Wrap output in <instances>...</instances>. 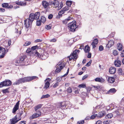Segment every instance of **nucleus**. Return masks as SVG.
I'll list each match as a JSON object with an SVG mask.
<instances>
[{
	"label": "nucleus",
	"mask_w": 124,
	"mask_h": 124,
	"mask_svg": "<svg viewBox=\"0 0 124 124\" xmlns=\"http://www.w3.org/2000/svg\"><path fill=\"white\" fill-rule=\"evenodd\" d=\"M78 87L79 88H85L86 87V85H85L84 84H81L80 85H79Z\"/></svg>",
	"instance_id": "51"
},
{
	"label": "nucleus",
	"mask_w": 124,
	"mask_h": 124,
	"mask_svg": "<svg viewBox=\"0 0 124 124\" xmlns=\"http://www.w3.org/2000/svg\"><path fill=\"white\" fill-rule=\"evenodd\" d=\"M38 114L36 112L35 114H33L31 116H30L29 119L30 120H31L39 117Z\"/></svg>",
	"instance_id": "18"
},
{
	"label": "nucleus",
	"mask_w": 124,
	"mask_h": 124,
	"mask_svg": "<svg viewBox=\"0 0 124 124\" xmlns=\"http://www.w3.org/2000/svg\"><path fill=\"white\" fill-rule=\"evenodd\" d=\"M31 44V43L30 41H26L25 43L23 45V46H27L30 45Z\"/></svg>",
	"instance_id": "46"
},
{
	"label": "nucleus",
	"mask_w": 124,
	"mask_h": 124,
	"mask_svg": "<svg viewBox=\"0 0 124 124\" xmlns=\"http://www.w3.org/2000/svg\"><path fill=\"white\" fill-rule=\"evenodd\" d=\"M72 19L73 18H71L70 17H69L67 19H66L62 21V23L65 24H66L68 21Z\"/></svg>",
	"instance_id": "22"
},
{
	"label": "nucleus",
	"mask_w": 124,
	"mask_h": 124,
	"mask_svg": "<svg viewBox=\"0 0 124 124\" xmlns=\"http://www.w3.org/2000/svg\"><path fill=\"white\" fill-rule=\"evenodd\" d=\"M43 105L42 104H39L35 106L34 107L35 111H36L37 110L40 108Z\"/></svg>",
	"instance_id": "30"
},
{
	"label": "nucleus",
	"mask_w": 124,
	"mask_h": 124,
	"mask_svg": "<svg viewBox=\"0 0 124 124\" xmlns=\"http://www.w3.org/2000/svg\"><path fill=\"white\" fill-rule=\"evenodd\" d=\"M116 91V90L115 88L110 89L108 91L107 93V94H112L115 93Z\"/></svg>",
	"instance_id": "12"
},
{
	"label": "nucleus",
	"mask_w": 124,
	"mask_h": 124,
	"mask_svg": "<svg viewBox=\"0 0 124 124\" xmlns=\"http://www.w3.org/2000/svg\"><path fill=\"white\" fill-rule=\"evenodd\" d=\"M19 109L14 107L13 108L12 111V113L14 114H16V111Z\"/></svg>",
	"instance_id": "42"
},
{
	"label": "nucleus",
	"mask_w": 124,
	"mask_h": 124,
	"mask_svg": "<svg viewBox=\"0 0 124 124\" xmlns=\"http://www.w3.org/2000/svg\"><path fill=\"white\" fill-rule=\"evenodd\" d=\"M8 3H4L2 4V6L3 8H7L8 6Z\"/></svg>",
	"instance_id": "36"
},
{
	"label": "nucleus",
	"mask_w": 124,
	"mask_h": 124,
	"mask_svg": "<svg viewBox=\"0 0 124 124\" xmlns=\"http://www.w3.org/2000/svg\"><path fill=\"white\" fill-rule=\"evenodd\" d=\"M35 20L39 19V18L40 15V13L39 12H37L34 14Z\"/></svg>",
	"instance_id": "20"
},
{
	"label": "nucleus",
	"mask_w": 124,
	"mask_h": 124,
	"mask_svg": "<svg viewBox=\"0 0 124 124\" xmlns=\"http://www.w3.org/2000/svg\"><path fill=\"white\" fill-rule=\"evenodd\" d=\"M26 121H22L19 123V124H26Z\"/></svg>",
	"instance_id": "63"
},
{
	"label": "nucleus",
	"mask_w": 124,
	"mask_h": 124,
	"mask_svg": "<svg viewBox=\"0 0 124 124\" xmlns=\"http://www.w3.org/2000/svg\"><path fill=\"white\" fill-rule=\"evenodd\" d=\"M26 57L25 56H21L19 59L16 61V62L18 63H25L26 62L25 61V60Z\"/></svg>",
	"instance_id": "6"
},
{
	"label": "nucleus",
	"mask_w": 124,
	"mask_h": 124,
	"mask_svg": "<svg viewBox=\"0 0 124 124\" xmlns=\"http://www.w3.org/2000/svg\"><path fill=\"white\" fill-rule=\"evenodd\" d=\"M118 72L119 75H122L124 74V72L122 71L121 68H119L118 70Z\"/></svg>",
	"instance_id": "32"
},
{
	"label": "nucleus",
	"mask_w": 124,
	"mask_h": 124,
	"mask_svg": "<svg viewBox=\"0 0 124 124\" xmlns=\"http://www.w3.org/2000/svg\"><path fill=\"white\" fill-rule=\"evenodd\" d=\"M113 106V104H110L109 105V106H108L107 107V109H108V110H112L114 108H111V107Z\"/></svg>",
	"instance_id": "44"
},
{
	"label": "nucleus",
	"mask_w": 124,
	"mask_h": 124,
	"mask_svg": "<svg viewBox=\"0 0 124 124\" xmlns=\"http://www.w3.org/2000/svg\"><path fill=\"white\" fill-rule=\"evenodd\" d=\"M17 117V115H16L14 117L10 119V121H11L15 124L16 123L19 121V120L18 119V118Z\"/></svg>",
	"instance_id": "8"
},
{
	"label": "nucleus",
	"mask_w": 124,
	"mask_h": 124,
	"mask_svg": "<svg viewBox=\"0 0 124 124\" xmlns=\"http://www.w3.org/2000/svg\"><path fill=\"white\" fill-rule=\"evenodd\" d=\"M12 82L10 80L6 79L0 83V88H2L4 86H9L12 84Z\"/></svg>",
	"instance_id": "4"
},
{
	"label": "nucleus",
	"mask_w": 124,
	"mask_h": 124,
	"mask_svg": "<svg viewBox=\"0 0 124 124\" xmlns=\"http://www.w3.org/2000/svg\"><path fill=\"white\" fill-rule=\"evenodd\" d=\"M90 50V47L88 45L85 46L84 49V51L85 53L89 52Z\"/></svg>",
	"instance_id": "27"
},
{
	"label": "nucleus",
	"mask_w": 124,
	"mask_h": 124,
	"mask_svg": "<svg viewBox=\"0 0 124 124\" xmlns=\"http://www.w3.org/2000/svg\"><path fill=\"white\" fill-rule=\"evenodd\" d=\"M123 46L122 44L119 43L117 49L119 51H121L122 49Z\"/></svg>",
	"instance_id": "40"
},
{
	"label": "nucleus",
	"mask_w": 124,
	"mask_h": 124,
	"mask_svg": "<svg viewBox=\"0 0 124 124\" xmlns=\"http://www.w3.org/2000/svg\"><path fill=\"white\" fill-rule=\"evenodd\" d=\"M68 102L67 101H64L62 102V105L64 104L65 105H62V109H67L68 107L67 106V103Z\"/></svg>",
	"instance_id": "25"
},
{
	"label": "nucleus",
	"mask_w": 124,
	"mask_h": 124,
	"mask_svg": "<svg viewBox=\"0 0 124 124\" xmlns=\"http://www.w3.org/2000/svg\"><path fill=\"white\" fill-rule=\"evenodd\" d=\"M17 116L18 117V119L19 120V121L21 120L22 117H21V116H20V112L19 111V113H17Z\"/></svg>",
	"instance_id": "52"
},
{
	"label": "nucleus",
	"mask_w": 124,
	"mask_h": 124,
	"mask_svg": "<svg viewBox=\"0 0 124 124\" xmlns=\"http://www.w3.org/2000/svg\"><path fill=\"white\" fill-rule=\"evenodd\" d=\"M116 69L114 67H111L110 68L109 70V72L111 74H114L116 72Z\"/></svg>",
	"instance_id": "11"
},
{
	"label": "nucleus",
	"mask_w": 124,
	"mask_h": 124,
	"mask_svg": "<svg viewBox=\"0 0 124 124\" xmlns=\"http://www.w3.org/2000/svg\"><path fill=\"white\" fill-rule=\"evenodd\" d=\"M49 51L50 53L52 54L53 53H55V50L53 48H52Z\"/></svg>",
	"instance_id": "54"
},
{
	"label": "nucleus",
	"mask_w": 124,
	"mask_h": 124,
	"mask_svg": "<svg viewBox=\"0 0 124 124\" xmlns=\"http://www.w3.org/2000/svg\"><path fill=\"white\" fill-rule=\"evenodd\" d=\"M45 82L44 88L46 89L49 87L50 85V83L49 82V81H46V82Z\"/></svg>",
	"instance_id": "23"
},
{
	"label": "nucleus",
	"mask_w": 124,
	"mask_h": 124,
	"mask_svg": "<svg viewBox=\"0 0 124 124\" xmlns=\"http://www.w3.org/2000/svg\"><path fill=\"white\" fill-rule=\"evenodd\" d=\"M55 106L57 108H61V110L62 109V102L56 103Z\"/></svg>",
	"instance_id": "24"
},
{
	"label": "nucleus",
	"mask_w": 124,
	"mask_h": 124,
	"mask_svg": "<svg viewBox=\"0 0 124 124\" xmlns=\"http://www.w3.org/2000/svg\"><path fill=\"white\" fill-rule=\"evenodd\" d=\"M26 53L29 54L30 55H31L33 53V52L31 50V49L30 47H28L27 49V50L26 51Z\"/></svg>",
	"instance_id": "28"
},
{
	"label": "nucleus",
	"mask_w": 124,
	"mask_h": 124,
	"mask_svg": "<svg viewBox=\"0 0 124 124\" xmlns=\"http://www.w3.org/2000/svg\"><path fill=\"white\" fill-rule=\"evenodd\" d=\"M121 104L122 105H124V97L121 100Z\"/></svg>",
	"instance_id": "62"
},
{
	"label": "nucleus",
	"mask_w": 124,
	"mask_h": 124,
	"mask_svg": "<svg viewBox=\"0 0 124 124\" xmlns=\"http://www.w3.org/2000/svg\"><path fill=\"white\" fill-rule=\"evenodd\" d=\"M121 56L122 57H124V49L122 51V52L121 53Z\"/></svg>",
	"instance_id": "64"
},
{
	"label": "nucleus",
	"mask_w": 124,
	"mask_h": 124,
	"mask_svg": "<svg viewBox=\"0 0 124 124\" xmlns=\"http://www.w3.org/2000/svg\"><path fill=\"white\" fill-rule=\"evenodd\" d=\"M114 44L113 41V40H111L108 42V44L107 45L106 47L109 48L113 45Z\"/></svg>",
	"instance_id": "10"
},
{
	"label": "nucleus",
	"mask_w": 124,
	"mask_h": 124,
	"mask_svg": "<svg viewBox=\"0 0 124 124\" xmlns=\"http://www.w3.org/2000/svg\"><path fill=\"white\" fill-rule=\"evenodd\" d=\"M45 44H46V46H44V47H45L46 49H47V48H48V50L51 47H50V46H51V45H50L48 44L47 43Z\"/></svg>",
	"instance_id": "48"
},
{
	"label": "nucleus",
	"mask_w": 124,
	"mask_h": 124,
	"mask_svg": "<svg viewBox=\"0 0 124 124\" xmlns=\"http://www.w3.org/2000/svg\"><path fill=\"white\" fill-rule=\"evenodd\" d=\"M75 59L74 60L75 61H76L77 59L78 58V56L77 54L76 53H75L73 52L72 53L70 54Z\"/></svg>",
	"instance_id": "26"
},
{
	"label": "nucleus",
	"mask_w": 124,
	"mask_h": 124,
	"mask_svg": "<svg viewBox=\"0 0 124 124\" xmlns=\"http://www.w3.org/2000/svg\"><path fill=\"white\" fill-rule=\"evenodd\" d=\"M106 114L105 112L104 111H102L99 112L97 115L98 117H101Z\"/></svg>",
	"instance_id": "16"
},
{
	"label": "nucleus",
	"mask_w": 124,
	"mask_h": 124,
	"mask_svg": "<svg viewBox=\"0 0 124 124\" xmlns=\"http://www.w3.org/2000/svg\"><path fill=\"white\" fill-rule=\"evenodd\" d=\"M37 79H38L39 78L36 76L25 77L20 78L16 81V82H14L13 84V85H19L20 84H22V83L29 82L33 80H36Z\"/></svg>",
	"instance_id": "1"
},
{
	"label": "nucleus",
	"mask_w": 124,
	"mask_h": 124,
	"mask_svg": "<svg viewBox=\"0 0 124 124\" xmlns=\"http://www.w3.org/2000/svg\"><path fill=\"white\" fill-rule=\"evenodd\" d=\"M46 55H44V56H45V58L43 57V58H41V59L42 60H44L46 59L49 56V54L47 53H46Z\"/></svg>",
	"instance_id": "49"
},
{
	"label": "nucleus",
	"mask_w": 124,
	"mask_h": 124,
	"mask_svg": "<svg viewBox=\"0 0 124 124\" xmlns=\"http://www.w3.org/2000/svg\"><path fill=\"white\" fill-rule=\"evenodd\" d=\"M26 5V2H23L21 1L20 6H25Z\"/></svg>",
	"instance_id": "57"
},
{
	"label": "nucleus",
	"mask_w": 124,
	"mask_h": 124,
	"mask_svg": "<svg viewBox=\"0 0 124 124\" xmlns=\"http://www.w3.org/2000/svg\"><path fill=\"white\" fill-rule=\"evenodd\" d=\"M38 48H39V46H38L37 45H36L32 46L31 49V51H34Z\"/></svg>",
	"instance_id": "38"
},
{
	"label": "nucleus",
	"mask_w": 124,
	"mask_h": 124,
	"mask_svg": "<svg viewBox=\"0 0 124 124\" xmlns=\"http://www.w3.org/2000/svg\"><path fill=\"white\" fill-rule=\"evenodd\" d=\"M42 20H37L36 21V25L38 26H40L41 24Z\"/></svg>",
	"instance_id": "35"
},
{
	"label": "nucleus",
	"mask_w": 124,
	"mask_h": 124,
	"mask_svg": "<svg viewBox=\"0 0 124 124\" xmlns=\"http://www.w3.org/2000/svg\"><path fill=\"white\" fill-rule=\"evenodd\" d=\"M42 5L44 8H46L49 6V3L45 0L42 2Z\"/></svg>",
	"instance_id": "14"
},
{
	"label": "nucleus",
	"mask_w": 124,
	"mask_h": 124,
	"mask_svg": "<svg viewBox=\"0 0 124 124\" xmlns=\"http://www.w3.org/2000/svg\"><path fill=\"white\" fill-rule=\"evenodd\" d=\"M56 69L55 71L53 72V71L52 72L49 73L48 75V76H53L55 74H56L60 72L62 69V60L61 61L57 64L55 67Z\"/></svg>",
	"instance_id": "2"
},
{
	"label": "nucleus",
	"mask_w": 124,
	"mask_h": 124,
	"mask_svg": "<svg viewBox=\"0 0 124 124\" xmlns=\"http://www.w3.org/2000/svg\"><path fill=\"white\" fill-rule=\"evenodd\" d=\"M19 109L14 107L13 108L12 111V113L14 114H16V111Z\"/></svg>",
	"instance_id": "41"
},
{
	"label": "nucleus",
	"mask_w": 124,
	"mask_h": 124,
	"mask_svg": "<svg viewBox=\"0 0 124 124\" xmlns=\"http://www.w3.org/2000/svg\"><path fill=\"white\" fill-rule=\"evenodd\" d=\"M20 101H18L17 103H16V104L15 105L14 107H15L18 109H19V106L20 104Z\"/></svg>",
	"instance_id": "45"
},
{
	"label": "nucleus",
	"mask_w": 124,
	"mask_h": 124,
	"mask_svg": "<svg viewBox=\"0 0 124 124\" xmlns=\"http://www.w3.org/2000/svg\"><path fill=\"white\" fill-rule=\"evenodd\" d=\"M68 27L70 31L74 32L77 30L78 26L76 25V21H73L68 24Z\"/></svg>",
	"instance_id": "3"
},
{
	"label": "nucleus",
	"mask_w": 124,
	"mask_h": 124,
	"mask_svg": "<svg viewBox=\"0 0 124 124\" xmlns=\"http://www.w3.org/2000/svg\"><path fill=\"white\" fill-rule=\"evenodd\" d=\"M108 81L109 83H113L115 82V79L113 77H110L108 78Z\"/></svg>",
	"instance_id": "19"
},
{
	"label": "nucleus",
	"mask_w": 124,
	"mask_h": 124,
	"mask_svg": "<svg viewBox=\"0 0 124 124\" xmlns=\"http://www.w3.org/2000/svg\"><path fill=\"white\" fill-rule=\"evenodd\" d=\"M98 43V40L97 39H95L93 41L92 43V45L93 46V48H94L96 47L95 45L97 44Z\"/></svg>",
	"instance_id": "13"
},
{
	"label": "nucleus",
	"mask_w": 124,
	"mask_h": 124,
	"mask_svg": "<svg viewBox=\"0 0 124 124\" xmlns=\"http://www.w3.org/2000/svg\"><path fill=\"white\" fill-rule=\"evenodd\" d=\"M113 114L114 115H115V116L119 115V112L118 111L116 110L115 111L113 112Z\"/></svg>",
	"instance_id": "53"
},
{
	"label": "nucleus",
	"mask_w": 124,
	"mask_h": 124,
	"mask_svg": "<svg viewBox=\"0 0 124 124\" xmlns=\"http://www.w3.org/2000/svg\"><path fill=\"white\" fill-rule=\"evenodd\" d=\"M27 19H26L24 21V25L26 28H28L30 26V23L28 21L27 22Z\"/></svg>",
	"instance_id": "21"
},
{
	"label": "nucleus",
	"mask_w": 124,
	"mask_h": 124,
	"mask_svg": "<svg viewBox=\"0 0 124 124\" xmlns=\"http://www.w3.org/2000/svg\"><path fill=\"white\" fill-rule=\"evenodd\" d=\"M4 48L0 46V59H2L4 57L5 55V52H4Z\"/></svg>",
	"instance_id": "7"
},
{
	"label": "nucleus",
	"mask_w": 124,
	"mask_h": 124,
	"mask_svg": "<svg viewBox=\"0 0 124 124\" xmlns=\"http://www.w3.org/2000/svg\"><path fill=\"white\" fill-rule=\"evenodd\" d=\"M99 50L100 51H102L104 49L102 45H100L99 47Z\"/></svg>",
	"instance_id": "58"
},
{
	"label": "nucleus",
	"mask_w": 124,
	"mask_h": 124,
	"mask_svg": "<svg viewBox=\"0 0 124 124\" xmlns=\"http://www.w3.org/2000/svg\"><path fill=\"white\" fill-rule=\"evenodd\" d=\"M39 53L38 51L36 50L35 54V55L36 57H37L39 58H43L44 57V53Z\"/></svg>",
	"instance_id": "9"
},
{
	"label": "nucleus",
	"mask_w": 124,
	"mask_h": 124,
	"mask_svg": "<svg viewBox=\"0 0 124 124\" xmlns=\"http://www.w3.org/2000/svg\"><path fill=\"white\" fill-rule=\"evenodd\" d=\"M46 48H43L42 50H43V53H48V52L49 51V50H47V51H46Z\"/></svg>",
	"instance_id": "59"
},
{
	"label": "nucleus",
	"mask_w": 124,
	"mask_h": 124,
	"mask_svg": "<svg viewBox=\"0 0 124 124\" xmlns=\"http://www.w3.org/2000/svg\"><path fill=\"white\" fill-rule=\"evenodd\" d=\"M97 114H94L91 116L90 118V119H94L95 117L97 116Z\"/></svg>",
	"instance_id": "50"
},
{
	"label": "nucleus",
	"mask_w": 124,
	"mask_h": 124,
	"mask_svg": "<svg viewBox=\"0 0 124 124\" xmlns=\"http://www.w3.org/2000/svg\"><path fill=\"white\" fill-rule=\"evenodd\" d=\"M50 24L48 25H46L45 26V28L47 30H49L51 29V27L52 26H50Z\"/></svg>",
	"instance_id": "47"
},
{
	"label": "nucleus",
	"mask_w": 124,
	"mask_h": 124,
	"mask_svg": "<svg viewBox=\"0 0 124 124\" xmlns=\"http://www.w3.org/2000/svg\"><path fill=\"white\" fill-rule=\"evenodd\" d=\"M72 3V1H67L66 2V4L67 6H65L62 9V14L64 13L65 11L68 10L69 9Z\"/></svg>",
	"instance_id": "5"
},
{
	"label": "nucleus",
	"mask_w": 124,
	"mask_h": 124,
	"mask_svg": "<svg viewBox=\"0 0 124 124\" xmlns=\"http://www.w3.org/2000/svg\"><path fill=\"white\" fill-rule=\"evenodd\" d=\"M121 62L119 60H116L114 62V64L116 67H119L121 65Z\"/></svg>",
	"instance_id": "17"
},
{
	"label": "nucleus",
	"mask_w": 124,
	"mask_h": 124,
	"mask_svg": "<svg viewBox=\"0 0 124 124\" xmlns=\"http://www.w3.org/2000/svg\"><path fill=\"white\" fill-rule=\"evenodd\" d=\"M53 15L52 14H50L48 15V18L50 20L51 19L53 18Z\"/></svg>",
	"instance_id": "56"
},
{
	"label": "nucleus",
	"mask_w": 124,
	"mask_h": 124,
	"mask_svg": "<svg viewBox=\"0 0 124 124\" xmlns=\"http://www.w3.org/2000/svg\"><path fill=\"white\" fill-rule=\"evenodd\" d=\"M62 17V9L59 12L58 15L57 16L56 18L57 19H59Z\"/></svg>",
	"instance_id": "29"
},
{
	"label": "nucleus",
	"mask_w": 124,
	"mask_h": 124,
	"mask_svg": "<svg viewBox=\"0 0 124 124\" xmlns=\"http://www.w3.org/2000/svg\"><path fill=\"white\" fill-rule=\"evenodd\" d=\"M113 114H109L106 115L105 116V117L106 118H110L113 116Z\"/></svg>",
	"instance_id": "43"
},
{
	"label": "nucleus",
	"mask_w": 124,
	"mask_h": 124,
	"mask_svg": "<svg viewBox=\"0 0 124 124\" xmlns=\"http://www.w3.org/2000/svg\"><path fill=\"white\" fill-rule=\"evenodd\" d=\"M67 92L68 93H71L72 92V90L71 87H69L67 90Z\"/></svg>",
	"instance_id": "60"
},
{
	"label": "nucleus",
	"mask_w": 124,
	"mask_h": 124,
	"mask_svg": "<svg viewBox=\"0 0 124 124\" xmlns=\"http://www.w3.org/2000/svg\"><path fill=\"white\" fill-rule=\"evenodd\" d=\"M10 87H8L6 89H4L2 90V92L3 93L6 94V93H9V91L8 90L9 89Z\"/></svg>",
	"instance_id": "33"
},
{
	"label": "nucleus",
	"mask_w": 124,
	"mask_h": 124,
	"mask_svg": "<svg viewBox=\"0 0 124 124\" xmlns=\"http://www.w3.org/2000/svg\"><path fill=\"white\" fill-rule=\"evenodd\" d=\"M94 80L95 81L100 82L102 83H104L105 81L104 79L102 78H97Z\"/></svg>",
	"instance_id": "15"
},
{
	"label": "nucleus",
	"mask_w": 124,
	"mask_h": 124,
	"mask_svg": "<svg viewBox=\"0 0 124 124\" xmlns=\"http://www.w3.org/2000/svg\"><path fill=\"white\" fill-rule=\"evenodd\" d=\"M28 18H30L31 19H34L35 20L34 13H30L29 15Z\"/></svg>",
	"instance_id": "31"
},
{
	"label": "nucleus",
	"mask_w": 124,
	"mask_h": 124,
	"mask_svg": "<svg viewBox=\"0 0 124 124\" xmlns=\"http://www.w3.org/2000/svg\"><path fill=\"white\" fill-rule=\"evenodd\" d=\"M50 95L49 94H46L45 95H43L42 96V97L41 98V99H43L44 98H48L50 97Z\"/></svg>",
	"instance_id": "39"
},
{
	"label": "nucleus",
	"mask_w": 124,
	"mask_h": 124,
	"mask_svg": "<svg viewBox=\"0 0 124 124\" xmlns=\"http://www.w3.org/2000/svg\"><path fill=\"white\" fill-rule=\"evenodd\" d=\"M113 53L114 55L116 56L118 54V52L117 50H115L113 51Z\"/></svg>",
	"instance_id": "55"
},
{
	"label": "nucleus",
	"mask_w": 124,
	"mask_h": 124,
	"mask_svg": "<svg viewBox=\"0 0 124 124\" xmlns=\"http://www.w3.org/2000/svg\"><path fill=\"white\" fill-rule=\"evenodd\" d=\"M54 5L55 8L58 7L59 5V2L57 0H54Z\"/></svg>",
	"instance_id": "34"
},
{
	"label": "nucleus",
	"mask_w": 124,
	"mask_h": 124,
	"mask_svg": "<svg viewBox=\"0 0 124 124\" xmlns=\"http://www.w3.org/2000/svg\"><path fill=\"white\" fill-rule=\"evenodd\" d=\"M40 20H42V23H44L46 21V18L44 16H41Z\"/></svg>",
	"instance_id": "37"
},
{
	"label": "nucleus",
	"mask_w": 124,
	"mask_h": 124,
	"mask_svg": "<svg viewBox=\"0 0 124 124\" xmlns=\"http://www.w3.org/2000/svg\"><path fill=\"white\" fill-rule=\"evenodd\" d=\"M84 120H82L80 121H78L77 122V123L79 124H83L84 123Z\"/></svg>",
	"instance_id": "61"
}]
</instances>
